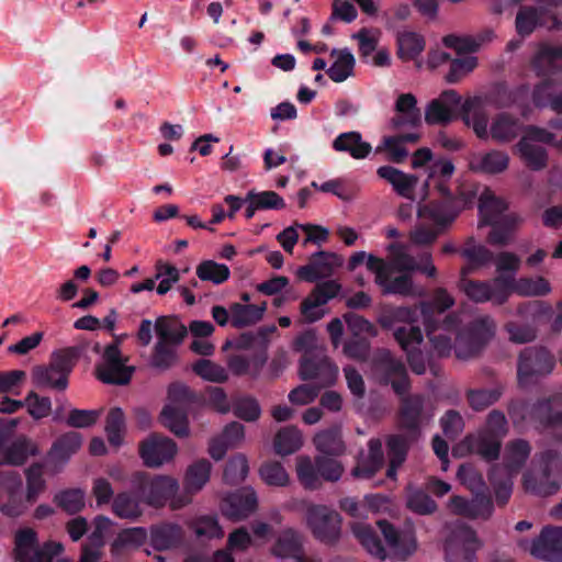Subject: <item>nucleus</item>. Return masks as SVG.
Here are the masks:
<instances>
[{
	"mask_svg": "<svg viewBox=\"0 0 562 562\" xmlns=\"http://www.w3.org/2000/svg\"><path fill=\"white\" fill-rule=\"evenodd\" d=\"M290 508L303 513L305 526L316 540L329 546L339 541L342 519L337 510L307 499H294Z\"/></svg>",
	"mask_w": 562,
	"mask_h": 562,
	"instance_id": "f257e3e1",
	"label": "nucleus"
},
{
	"mask_svg": "<svg viewBox=\"0 0 562 562\" xmlns=\"http://www.w3.org/2000/svg\"><path fill=\"white\" fill-rule=\"evenodd\" d=\"M87 349L86 342L53 353L47 366H36L32 369V382L40 389L66 390L69 373Z\"/></svg>",
	"mask_w": 562,
	"mask_h": 562,
	"instance_id": "f03ea898",
	"label": "nucleus"
},
{
	"mask_svg": "<svg viewBox=\"0 0 562 562\" xmlns=\"http://www.w3.org/2000/svg\"><path fill=\"white\" fill-rule=\"evenodd\" d=\"M562 459L553 450L536 454L530 469L524 474L526 491L539 495L553 494L561 484Z\"/></svg>",
	"mask_w": 562,
	"mask_h": 562,
	"instance_id": "7ed1b4c3",
	"label": "nucleus"
},
{
	"mask_svg": "<svg viewBox=\"0 0 562 562\" xmlns=\"http://www.w3.org/2000/svg\"><path fill=\"white\" fill-rule=\"evenodd\" d=\"M531 447L528 441L524 439H515L505 446L503 453V470L506 471L508 480L505 482L501 481L499 472L501 468L495 467L491 472V480L495 486H497V498L502 499V504H505L512 492L510 479L519 473L526 461L530 457Z\"/></svg>",
	"mask_w": 562,
	"mask_h": 562,
	"instance_id": "20e7f679",
	"label": "nucleus"
},
{
	"mask_svg": "<svg viewBox=\"0 0 562 562\" xmlns=\"http://www.w3.org/2000/svg\"><path fill=\"white\" fill-rule=\"evenodd\" d=\"M133 486L142 501L155 508L164 507L169 498L179 491L177 479L169 475H155L150 477L144 472L134 474Z\"/></svg>",
	"mask_w": 562,
	"mask_h": 562,
	"instance_id": "39448f33",
	"label": "nucleus"
},
{
	"mask_svg": "<svg viewBox=\"0 0 562 562\" xmlns=\"http://www.w3.org/2000/svg\"><path fill=\"white\" fill-rule=\"evenodd\" d=\"M495 328V322L488 316L474 319L467 329L456 337L453 348L457 358L468 360L477 356L494 336Z\"/></svg>",
	"mask_w": 562,
	"mask_h": 562,
	"instance_id": "423d86ee",
	"label": "nucleus"
},
{
	"mask_svg": "<svg viewBox=\"0 0 562 562\" xmlns=\"http://www.w3.org/2000/svg\"><path fill=\"white\" fill-rule=\"evenodd\" d=\"M481 542L476 533L463 524L448 527L443 549L446 562H475V552Z\"/></svg>",
	"mask_w": 562,
	"mask_h": 562,
	"instance_id": "0eeeda50",
	"label": "nucleus"
},
{
	"mask_svg": "<svg viewBox=\"0 0 562 562\" xmlns=\"http://www.w3.org/2000/svg\"><path fill=\"white\" fill-rule=\"evenodd\" d=\"M58 543H38L37 533L32 528H22L15 532L13 554L16 562H50L58 554Z\"/></svg>",
	"mask_w": 562,
	"mask_h": 562,
	"instance_id": "6e6552de",
	"label": "nucleus"
},
{
	"mask_svg": "<svg viewBox=\"0 0 562 562\" xmlns=\"http://www.w3.org/2000/svg\"><path fill=\"white\" fill-rule=\"evenodd\" d=\"M368 269L375 274V282L381 286L383 294H397L401 296L418 297L424 295V290L414 285L408 274L392 278L394 271L382 259L369 256Z\"/></svg>",
	"mask_w": 562,
	"mask_h": 562,
	"instance_id": "1a4fd4ad",
	"label": "nucleus"
},
{
	"mask_svg": "<svg viewBox=\"0 0 562 562\" xmlns=\"http://www.w3.org/2000/svg\"><path fill=\"white\" fill-rule=\"evenodd\" d=\"M378 526L387 546V558L391 560L404 562L417 551L418 541L413 527L398 529L386 520H379Z\"/></svg>",
	"mask_w": 562,
	"mask_h": 562,
	"instance_id": "9d476101",
	"label": "nucleus"
},
{
	"mask_svg": "<svg viewBox=\"0 0 562 562\" xmlns=\"http://www.w3.org/2000/svg\"><path fill=\"white\" fill-rule=\"evenodd\" d=\"M460 291L475 303L491 301L495 305H503L510 295L507 278L502 276L492 281L463 280L460 284Z\"/></svg>",
	"mask_w": 562,
	"mask_h": 562,
	"instance_id": "9b49d317",
	"label": "nucleus"
},
{
	"mask_svg": "<svg viewBox=\"0 0 562 562\" xmlns=\"http://www.w3.org/2000/svg\"><path fill=\"white\" fill-rule=\"evenodd\" d=\"M518 544L538 559L562 562V527L546 526L531 542L520 540Z\"/></svg>",
	"mask_w": 562,
	"mask_h": 562,
	"instance_id": "f8f14e48",
	"label": "nucleus"
},
{
	"mask_svg": "<svg viewBox=\"0 0 562 562\" xmlns=\"http://www.w3.org/2000/svg\"><path fill=\"white\" fill-rule=\"evenodd\" d=\"M126 362L127 359L122 357L116 344L106 346L102 355V361L95 367L97 378L108 384H127L134 369L126 366Z\"/></svg>",
	"mask_w": 562,
	"mask_h": 562,
	"instance_id": "ddd939ff",
	"label": "nucleus"
},
{
	"mask_svg": "<svg viewBox=\"0 0 562 562\" xmlns=\"http://www.w3.org/2000/svg\"><path fill=\"white\" fill-rule=\"evenodd\" d=\"M554 358L544 348H525L518 359L517 376L520 385H526L532 379L549 374L554 368Z\"/></svg>",
	"mask_w": 562,
	"mask_h": 562,
	"instance_id": "4468645a",
	"label": "nucleus"
},
{
	"mask_svg": "<svg viewBox=\"0 0 562 562\" xmlns=\"http://www.w3.org/2000/svg\"><path fill=\"white\" fill-rule=\"evenodd\" d=\"M177 452V443L159 434H151L139 445L140 457L148 468H159L172 461Z\"/></svg>",
	"mask_w": 562,
	"mask_h": 562,
	"instance_id": "2eb2a0df",
	"label": "nucleus"
},
{
	"mask_svg": "<svg viewBox=\"0 0 562 562\" xmlns=\"http://www.w3.org/2000/svg\"><path fill=\"white\" fill-rule=\"evenodd\" d=\"M220 508L222 514L231 520L247 519L258 508L257 495L249 487L241 488L225 496Z\"/></svg>",
	"mask_w": 562,
	"mask_h": 562,
	"instance_id": "dca6fc26",
	"label": "nucleus"
},
{
	"mask_svg": "<svg viewBox=\"0 0 562 562\" xmlns=\"http://www.w3.org/2000/svg\"><path fill=\"white\" fill-rule=\"evenodd\" d=\"M501 451V439L485 431L470 435L464 438L454 449L453 454L463 457L467 453L479 454L486 461L496 460Z\"/></svg>",
	"mask_w": 562,
	"mask_h": 562,
	"instance_id": "f3484780",
	"label": "nucleus"
},
{
	"mask_svg": "<svg viewBox=\"0 0 562 562\" xmlns=\"http://www.w3.org/2000/svg\"><path fill=\"white\" fill-rule=\"evenodd\" d=\"M394 338L406 352L411 369L416 374H423L426 371V362L418 347L423 341V334L418 326L396 327L394 328Z\"/></svg>",
	"mask_w": 562,
	"mask_h": 562,
	"instance_id": "a211bd4d",
	"label": "nucleus"
},
{
	"mask_svg": "<svg viewBox=\"0 0 562 562\" xmlns=\"http://www.w3.org/2000/svg\"><path fill=\"white\" fill-rule=\"evenodd\" d=\"M460 104L461 97L456 90H445L437 99L428 103L425 121L430 125H446L456 117Z\"/></svg>",
	"mask_w": 562,
	"mask_h": 562,
	"instance_id": "6ab92c4d",
	"label": "nucleus"
},
{
	"mask_svg": "<svg viewBox=\"0 0 562 562\" xmlns=\"http://www.w3.org/2000/svg\"><path fill=\"white\" fill-rule=\"evenodd\" d=\"M303 380H318L321 387L333 384L338 375V367L325 355L318 358L303 357L300 367Z\"/></svg>",
	"mask_w": 562,
	"mask_h": 562,
	"instance_id": "aec40b11",
	"label": "nucleus"
},
{
	"mask_svg": "<svg viewBox=\"0 0 562 562\" xmlns=\"http://www.w3.org/2000/svg\"><path fill=\"white\" fill-rule=\"evenodd\" d=\"M460 212L458 199H443V201H431L418 206L417 215L422 220L432 222L438 227L451 224Z\"/></svg>",
	"mask_w": 562,
	"mask_h": 562,
	"instance_id": "412c9836",
	"label": "nucleus"
},
{
	"mask_svg": "<svg viewBox=\"0 0 562 562\" xmlns=\"http://www.w3.org/2000/svg\"><path fill=\"white\" fill-rule=\"evenodd\" d=\"M342 260L335 254L321 251L310 258L306 266L297 269V277L314 282L317 279L329 277L337 267H340Z\"/></svg>",
	"mask_w": 562,
	"mask_h": 562,
	"instance_id": "4be33fe9",
	"label": "nucleus"
},
{
	"mask_svg": "<svg viewBox=\"0 0 562 562\" xmlns=\"http://www.w3.org/2000/svg\"><path fill=\"white\" fill-rule=\"evenodd\" d=\"M524 132V123L515 115L501 112L496 114L490 124V138L497 144H509L517 139Z\"/></svg>",
	"mask_w": 562,
	"mask_h": 562,
	"instance_id": "5701e85b",
	"label": "nucleus"
},
{
	"mask_svg": "<svg viewBox=\"0 0 562 562\" xmlns=\"http://www.w3.org/2000/svg\"><path fill=\"white\" fill-rule=\"evenodd\" d=\"M509 160V155L504 150L473 153L469 157V168L474 172L498 175L508 169Z\"/></svg>",
	"mask_w": 562,
	"mask_h": 562,
	"instance_id": "b1692460",
	"label": "nucleus"
},
{
	"mask_svg": "<svg viewBox=\"0 0 562 562\" xmlns=\"http://www.w3.org/2000/svg\"><path fill=\"white\" fill-rule=\"evenodd\" d=\"M422 114L413 93H402L395 102V114L391 126L395 130L414 128L420 125Z\"/></svg>",
	"mask_w": 562,
	"mask_h": 562,
	"instance_id": "393cba45",
	"label": "nucleus"
},
{
	"mask_svg": "<svg viewBox=\"0 0 562 562\" xmlns=\"http://www.w3.org/2000/svg\"><path fill=\"white\" fill-rule=\"evenodd\" d=\"M559 398L551 396L533 403L532 424L541 429L558 430L562 428V409L558 407Z\"/></svg>",
	"mask_w": 562,
	"mask_h": 562,
	"instance_id": "a878e982",
	"label": "nucleus"
},
{
	"mask_svg": "<svg viewBox=\"0 0 562 562\" xmlns=\"http://www.w3.org/2000/svg\"><path fill=\"white\" fill-rule=\"evenodd\" d=\"M384 463L382 442L378 438H372L368 442V453L362 457L352 470V475L359 479H371Z\"/></svg>",
	"mask_w": 562,
	"mask_h": 562,
	"instance_id": "bb28decb",
	"label": "nucleus"
},
{
	"mask_svg": "<svg viewBox=\"0 0 562 562\" xmlns=\"http://www.w3.org/2000/svg\"><path fill=\"white\" fill-rule=\"evenodd\" d=\"M380 178L392 184L394 191L408 200H414V191L418 183V177L405 173L391 166H382L376 170Z\"/></svg>",
	"mask_w": 562,
	"mask_h": 562,
	"instance_id": "cd10ccee",
	"label": "nucleus"
},
{
	"mask_svg": "<svg viewBox=\"0 0 562 562\" xmlns=\"http://www.w3.org/2000/svg\"><path fill=\"white\" fill-rule=\"evenodd\" d=\"M302 550V536L293 528H285L277 537L270 548V553L281 560L297 559Z\"/></svg>",
	"mask_w": 562,
	"mask_h": 562,
	"instance_id": "c85d7f7f",
	"label": "nucleus"
},
{
	"mask_svg": "<svg viewBox=\"0 0 562 562\" xmlns=\"http://www.w3.org/2000/svg\"><path fill=\"white\" fill-rule=\"evenodd\" d=\"M424 400L420 395L404 396L401 406V427L411 431V439L417 440L419 437V422L423 411Z\"/></svg>",
	"mask_w": 562,
	"mask_h": 562,
	"instance_id": "c756f323",
	"label": "nucleus"
},
{
	"mask_svg": "<svg viewBox=\"0 0 562 562\" xmlns=\"http://www.w3.org/2000/svg\"><path fill=\"white\" fill-rule=\"evenodd\" d=\"M2 475V487L8 495L9 502L2 505L0 504V509L7 516H20L25 510L23 502L18 497L22 487L21 477L13 471L3 473Z\"/></svg>",
	"mask_w": 562,
	"mask_h": 562,
	"instance_id": "7c9ffc66",
	"label": "nucleus"
},
{
	"mask_svg": "<svg viewBox=\"0 0 562 562\" xmlns=\"http://www.w3.org/2000/svg\"><path fill=\"white\" fill-rule=\"evenodd\" d=\"M5 440V434H0V464L21 465L30 454H35L32 442L25 438L15 439L8 447Z\"/></svg>",
	"mask_w": 562,
	"mask_h": 562,
	"instance_id": "2f4dec72",
	"label": "nucleus"
},
{
	"mask_svg": "<svg viewBox=\"0 0 562 562\" xmlns=\"http://www.w3.org/2000/svg\"><path fill=\"white\" fill-rule=\"evenodd\" d=\"M479 102L480 100L474 98L468 99L462 104L463 120L480 139L487 140L490 138L488 114L484 109L476 106Z\"/></svg>",
	"mask_w": 562,
	"mask_h": 562,
	"instance_id": "473e14b6",
	"label": "nucleus"
},
{
	"mask_svg": "<svg viewBox=\"0 0 562 562\" xmlns=\"http://www.w3.org/2000/svg\"><path fill=\"white\" fill-rule=\"evenodd\" d=\"M414 441L415 440L411 439V431L407 430L405 434L389 437L387 448L390 464L386 471L389 479L394 480L396 477L397 469L406 460L407 450Z\"/></svg>",
	"mask_w": 562,
	"mask_h": 562,
	"instance_id": "72a5a7b5",
	"label": "nucleus"
},
{
	"mask_svg": "<svg viewBox=\"0 0 562 562\" xmlns=\"http://www.w3.org/2000/svg\"><path fill=\"white\" fill-rule=\"evenodd\" d=\"M451 513L470 518H487L492 512V504L486 497H475L471 502L461 496H453L448 504Z\"/></svg>",
	"mask_w": 562,
	"mask_h": 562,
	"instance_id": "f704fd0d",
	"label": "nucleus"
},
{
	"mask_svg": "<svg viewBox=\"0 0 562 562\" xmlns=\"http://www.w3.org/2000/svg\"><path fill=\"white\" fill-rule=\"evenodd\" d=\"M533 103L539 108L549 106L557 113H562V82L546 81L538 85L532 92Z\"/></svg>",
	"mask_w": 562,
	"mask_h": 562,
	"instance_id": "c9c22d12",
	"label": "nucleus"
},
{
	"mask_svg": "<svg viewBox=\"0 0 562 562\" xmlns=\"http://www.w3.org/2000/svg\"><path fill=\"white\" fill-rule=\"evenodd\" d=\"M159 422L177 437L189 436L187 408L182 406L166 404L159 415Z\"/></svg>",
	"mask_w": 562,
	"mask_h": 562,
	"instance_id": "e433bc0d",
	"label": "nucleus"
},
{
	"mask_svg": "<svg viewBox=\"0 0 562 562\" xmlns=\"http://www.w3.org/2000/svg\"><path fill=\"white\" fill-rule=\"evenodd\" d=\"M182 540V529L175 524H162L150 529V543L164 551L177 547Z\"/></svg>",
	"mask_w": 562,
	"mask_h": 562,
	"instance_id": "4c0bfd02",
	"label": "nucleus"
},
{
	"mask_svg": "<svg viewBox=\"0 0 562 562\" xmlns=\"http://www.w3.org/2000/svg\"><path fill=\"white\" fill-rule=\"evenodd\" d=\"M303 446L302 431L295 426L281 428L273 438V449L279 456H290Z\"/></svg>",
	"mask_w": 562,
	"mask_h": 562,
	"instance_id": "58836bf2",
	"label": "nucleus"
},
{
	"mask_svg": "<svg viewBox=\"0 0 562 562\" xmlns=\"http://www.w3.org/2000/svg\"><path fill=\"white\" fill-rule=\"evenodd\" d=\"M333 147L337 151L349 153L355 159H363L371 151V145L362 140L360 133L348 132L342 133L333 143Z\"/></svg>",
	"mask_w": 562,
	"mask_h": 562,
	"instance_id": "ea45409f",
	"label": "nucleus"
},
{
	"mask_svg": "<svg viewBox=\"0 0 562 562\" xmlns=\"http://www.w3.org/2000/svg\"><path fill=\"white\" fill-rule=\"evenodd\" d=\"M267 308L261 305L234 303L231 306V323L235 328L251 326L261 321Z\"/></svg>",
	"mask_w": 562,
	"mask_h": 562,
	"instance_id": "a19ab883",
	"label": "nucleus"
},
{
	"mask_svg": "<svg viewBox=\"0 0 562 562\" xmlns=\"http://www.w3.org/2000/svg\"><path fill=\"white\" fill-rule=\"evenodd\" d=\"M155 330L158 336V341H166V344L178 345L188 334V328L181 324L177 318L160 316L155 322Z\"/></svg>",
	"mask_w": 562,
	"mask_h": 562,
	"instance_id": "79ce46f5",
	"label": "nucleus"
},
{
	"mask_svg": "<svg viewBox=\"0 0 562 562\" xmlns=\"http://www.w3.org/2000/svg\"><path fill=\"white\" fill-rule=\"evenodd\" d=\"M212 464L206 459H201L190 464L183 477L186 490L199 493L210 481Z\"/></svg>",
	"mask_w": 562,
	"mask_h": 562,
	"instance_id": "37998d69",
	"label": "nucleus"
},
{
	"mask_svg": "<svg viewBox=\"0 0 562 562\" xmlns=\"http://www.w3.org/2000/svg\"><path fill=\"white\" fill-rule=\"evenodd\" d=\"M351 530L355 537L371 555L381 561L387 558L385 548L382 546L379 537L370 526L362 522H355L351 526Z\"/></svg>",
	"mask_w": 562,
	"mask_h": 562,
	"instance_id": "c03bdc74",
	"label": "nucleus"
},
{
	"mask_svg": "<svg viewBox=\"0 0 562 562\" xmlns=\"http://www.w3.org/2000/svg\"><path fill=\"white\" fill-rule=\"evenodd\" d=\"M295 471L299 482L305 490H317L322 486L319 470L317 469L316 459L307 456H300L295 460Z\"/></svg>",
	"mask_w": 562,
	"mask_h": 562,
	"instance_id": "a18cd8bd",
	"label": "nucleus"
},
{
	"mask_svg": "<svg viewBox=\"0 0 562 562\" xmlns=\"http://www.w3.org/2000/svg\"><path fill=\"white\" fill-rule=\"evenodd\" d=\"M330 56L335 58L327 70L329 78L335 82H342L353 72L355 57L348 49H333Z\"/></svg>",
	"mask_w": 562,
	"mask_h": 562,
	"instance_id": "49530a36",
	"label": "nucleus"
},
{
	"mask_svg": "<svg viewBox=\"0 0 562 562\" xmlns=\"http://www.w3.org/2000/svg\"><path fill=\"white\" fill-rule=\"evenodd\" d=\"M507 283L510 293L515 292L521 296H542L551 291L548 280L542 277L520 278L516 281L507 279Z\"/></svg>",
	"mask_w": 562,
	"mask_h": 562,
	"instance_id": "de8ad7c7",
	"label": "nucleus"
},
{
	"mask_svg": "<svg viewBox=\"0 0 562 562\" xmlns=\"http://www.w3.org/2000/svg\"><path fill=\"white\" fill-rule=\"evenodd\" d=\"M397 55L402 60L415 59L425 49L424 37L412 31H402L397 34Z\"/></svg>",
	"mask_w": 562,
	"mask_h": 562,
	"instance_id": "09e8293b",
	"label": "nucleus"
},
{
	"mask_svg": "<svg viewBox=\"0 0 562 562\" xmlns=\"http://www.w3.org/2000/svg\"><path fill=\"white\" fill-rule=\"evenodd\" d=\"M516 147L520 158L531 170L539 171L548 166V153L541 145L519 140Z\"/></svg>",
	"mask_w": 562,
	"mask_h": 562,
	"instance_id": "8fccbe9b",
	"label": "nucleus"
},
{
	"mask_svg": "<svg viewBox=\"0 0 562 562\" xmlns=\"http://www.w3.org/2000/svg\"><path fill=\"white\" fill-rule=\"evenodd\" d=\"M313 442L316 449L325 454H341L345 451L339 426L319 431L313 438Z\"/></svg>",
	"mask_w": 562,
	"mask_h": 562,
	"instance_id": "3c124183",
	"label": "nucleus"
},
{
	"mask_svg": "<svg viewBox=\"0 0 562 562\" xmlns=\"http://www.w3.org/2000/svg\"><path fill=\"white\" fill-rule=\"evenodd\" d=\"M506 209L507 204L505 201L496 198L491 191L485 190L480 196V225L494 224Z\"/></svg>",
	"mask_w": 562,
	"mask_h": 562,
	"instance_id": "603ef678",
	"label": "nucleus"
},
{
	"mask_svg": "<svg viewBox=\"0 0 562 562\" xmlns=\"http://www.w3.org/2000/svg\"><path fill=\"white\" fill-rule=\"evenodd\" d=\"M112 512L122 519L136 520L143 514L140 502L128 492L119 493L112 502Z\"/></svg>",
	"mask_w": 562,
	"mask_h": 562,
	"instance_id": "864d4df0",
	"label": "nucleus"
},
{
	"mask_svg": "<svg viewBox=\"0 0 562 562\" xmlns=\"http://www.w3.org/2000/svg\"><path fill=\"white\" fill-rule=\"evenodd\" d=\"M543 11L533 7H521L515 19V29L521 37L529 36L538 26L542 25Z\"/></svg>",
	"mask_w": 562,
	"mask_h": 562,
	"instance_id": "5fc2aeb1",
	"label": "nucleus"
},
{
	"mask_svg": "<svg viewBox=\"0 0 562 562\" xmlns=\"http://www.w3.org/2000/svg\"><path fill=\"white\" fill-rule=\"evenodd\" d=\"M81 442V436L78 432H67L53 445L50 458L55 461L65 462L79 450Z\"/></svg>",
	"mask_w": 562,
	"mask_h": 562,
	"instance_id": "6e6d98bb",
	"label": "nucleus"
},
{
	"mask_svg": "<svg viewBox=\"0 0 562 562\" xmlns=\"http://www.w3.org/2000/svg\"><path fill=\"white\" fill-rule=\"evenodd\" d=\"M535 65L542 71L562 69V46L541 45L535 57Z\"/></svg>",
	"mask_w": 562,
	"mask_h": 562,
	"instance_id": "4d7b16f0",
	"label": "nucleus"
},
{
	"mask_svg": "<svg viewBox=\"0 0 562 562\" xmlns=\"http://www.w3.org/2000/svg\"><path fill=\"white\" fill-rule=\"evenodd\" d=\"M418 321V307L400 306L389 311L384 314L379 323L383 328L392 329L397 323L408 324L409 327L415 326L414 324Z\"/></svg>",
	"mask_w": 562,
	"mask_h": 562,
	"instance_id": "13d9d810",
	"label": "nucleus"
},
{
	"mask_svg": "<svg viewBox=\"0 0 562 562\" xmlns=\"http://www.w3.org/2000/svg\"><path fill=\"white\" fill-rule=\"evenodd\" d=\"M454 305L453 296L445 289L437 288L434 293L430 302H420L418 307L420 313L425 318V324L429 321V312L430 310H435L438 313H443Z\"/></svg>",
	"mask_w": 562,
	"mask_h": 562,
	"instance_id": "bf43d9fd",
	"label": "nucleus"
},
{
	"mask_svg": "<svg viewBox=\"0 0 562 562\" xmlns=\"http://www.w3.org/2000/svg\"><path fill=\"white\" fill-rule=\"evenodd\" d=\"M196 276L202 281H210L214 284L224 283L231 276L229 268L226 265L217 263L213 260L202 261L196 267Z\"/></svg>",
	"mask_w": 562,
	"mask_h": 562,
	"instance_id": "052dcab7",
	"label": "nucleus"
},
{
	"mask_svg": "<svg viewBox=\"0 0 562 562\" xmlns=\"http://www.w3.org/2000/svg\"><path fill=\"white\" fill-rule=\"evenodd\" d=\"M503 391L502 386L470 390L467 393V398L474 411H483L496 403L503 395Z\"/></svg>",
	"mask_w": 562,
	"mask_h": 562,
	"instance_id": "680f3d73",
	"label": "nucleus"
},
{
	"mask_svg": "<svg viewBox=\"0 0 562 562\" xmlns=\"http://www.w3.org/2000/svg\"><path fill=\"white\" fill-rule=\"evenodd\" d=\"M125 416L120 407L110 409L106 416L105 432L108 440L113 446H120L125 434Z\"/></svg>",
	"mask_w": 562,
	"mask_h": 562,
	"instance_id": "e2e57ef3",
	"label": "nucleus"
},
{
	"mask_svg": "<svg viewBox=\"0 0 562 562\" xmlns=\"http://www.w3.org/2000/svg\"><path fill=\"white\" fill-rule=\"evenodd\" d=\"M194 373L205 381L224 383L228 380V373L224 367L209 359H200L192 367Z\"/></svg>",
	"mask_w": 562,
	"mask_h": 562,
	"instance_id": "0e129e2a",
	"label": "nucleus"
},
{
	"mask_svg": "<svg viewBox=\"0 0 562 562\" xmlns=\"http://www.w3.org/2000/svg\"><path fill=\"white\" fill-rule=\"evenodd\" d=\"M358 42L360 57L367 60L378 49L381 31L363 27L351 36Z\"/></svg>",
	"mask_w": 562,
	"mask_h": 562,
	"instance_id": "69168bd1",
	"label": "nucleus"
},
{
	"mask_svg": "<svg viewBox=\"0 0 562 562\" xmlns=\"http://www.w3.org/2000/svg\"><path fill=\"white\" fill-rule=\"evenodd\" d=\"M427 336L439 356H448L452 349L451 336L448 325L445 323L440 327H434L430 322L425 324Z\"/></svg>",
	"mask_w": 562,
	"mask_h": 562,
	"instance_id": "338daca9",
	"label": "nucleus"
},
{
	"mask_svg": "<svg viewBox=\"0 0 562 562\" xmlns=\"http://www.w3.org/2000/svg\"><path fill=\"white\" fill-rule=\"evenodd\" d=\"M155 268V279L156 281L159 280L156 291L159 295H165L172 285L179 281V270L175 266L164 261H157Z\"/></svg>",
	"mask_w": 562,
	"mask_h": 562,
	"instance_id": "774afa93",
	"label": "nucleus"
}]
</instances>
